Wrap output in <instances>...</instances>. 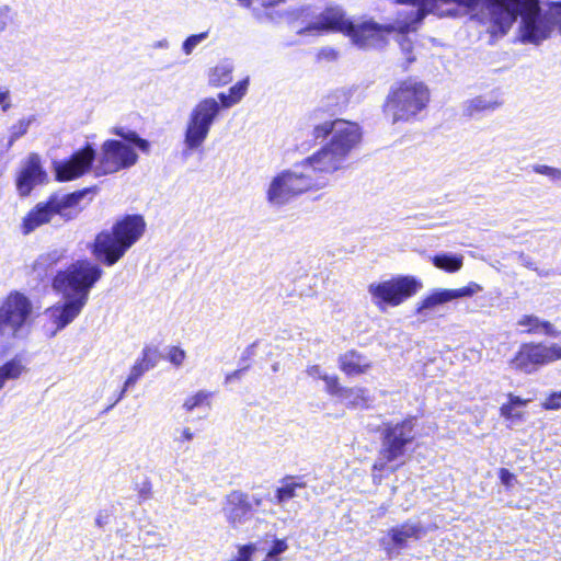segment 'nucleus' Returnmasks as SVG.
<instances>
[{"label":"nucleus","mask_w":561,"mask_h":561,"mask_svg":"<svg viewBox=\"0 0 561 561\" xmlns=\"http://www.w3.org/2000/svg\"><path fill=\"white\" fill-rule=\"evenodd\" d=\"M334 114L331 110L318 107L310 115L314 139H324L332 134L330 142L307 158L320 175L342 169L362 138L357 124L344 119H332Z\"/></svg>","instance_id":"f257e3e1"},{"label":"nucleus","mask_w":561,"mask_h":561,"mask_svg":"<svg viewBox=\"0 0 561 561\" xmlns=\"http://www.w3.org/2000/svg\"><path fill=\"white\" fill-rule=\"evenodd\" d=\"M138 161V154L130 144L122 140L107 139L100 149L99 156L91 144L75 151L69 159L54 163L56 179L59 182L76 180L85 174L92 167L96 176H103L129 169Z\"/></svg>","instance_id":"f03ea898"},{"label":"nucleus","mask_w":561,"mask_h":561,"mask_svg":"<svg viewBox=\"0 0 561 561\" xmlns=\"http://www.w3.org/2000/svg\"><path fill=\"white\" fill-rule=\"evenodd\" d=\"M102 275L101 266L89 259L77 260L57 272L53 287L65 301L50 308L49 312L58 330L66 328L80 314L88 302L90 290Z\"/></svg>","instance_id":"7ed1b4c3"},{"label":"nucleus","mask_w":561,"mask_h":561,"mask_svg":"<svg viewBox=\"0 0 561 561\" xmlns=\"http://www.w3.org/2000/svg\"><path fill=\"white\" fill-rule=\"evenodd\" d=\"M491 15V33L504 35L517 16H520L519 41L539 45L552 31V24L543 14L539 0H488Z\"/></svg>","instance_id":"20e7f679"},{"label":"nucleus","mask_w":561,"mask_h":561,"mask_svg":"<svg viewBox=\"0 0 561 561\" xmlns=\"http://www.w3.org/2000/svg\"><path fill=\"white\" fill-rule=\"evenodd\" d=\"M146 222L140 215H126L111 229L99 232L90 245L93 256L105 266L115 265L142 237Z\"/></svg>","instance_id":"39448f33"},{"label":"nucleus","mask_w":561,"mask_h":561,"mask_svg":"<svg viewBox=\"0 0 561 561\" xmlns=\"http://www.w3.org/2000/svg\"><path fill=\"white\" fill-rule=\"evenodd\" d=\"M322 185V176L306 158L271 180L266 188V201L271 207L280 208L305 192Z\"/></svg>","instance_id":"423d86ee"},{"label":"nucleus","mask_w":561,"mask_h":561,"mask_svg":"<svg viewBox=\"0 0 561 561\" xmlns=\"http://www.w3.org/2000/svg\"><path fill=\"white\" fill-rule=\"evenodd\" d=\"M428 101L427 87L423 82L409 79L391 89L385 104V114L392 123L408 122L425 108Z\"/></svg>","instance_id":"0eeeda50"},{"label":"nucleus","mask_w":561,"mask_h":561,"mask_svg":"<svg viewBox=\"0 0 561 561\" xmlns=\"http://www.w3.org/2000/svg\"><path fill=\"white\" fill-rule=\"evenodd\" d=\"M481 0H397V2H407L410 4L408 11L403 12L404 20L401 22L399 28L400 33L397 36V42L402 51L409 55L412 51V42L407 33L415 31L419 23L428 14L433 13L438 16L451 15L454 12L444 9L445 4L455 3L467 8H474Z\"/></svg>","instance_id":"6e6552de"},{"label":"nucleus","mask_w":561,"mask_h":561,"mask_svg":"<svg viewBox=\"0 0 561 561\" xmlns=\"http://www.w3.org/2000/svg\"><path fill=\"white\" fill-rule=\"evenodd\" d=\"M89 192L82 190L64 195L55 194L46 203L37 204L24 218L23 232L27 234L34 231L41 225L50 221L55 215H59L64 220L76 218L79 213L76 207Z\"/></svg>","instance_id":"1a4fd4ad"},{"label":"nucleus","mask_w":561,"mask_h":561,"mask_svg":"<svg viewBox=\"0 0 561 561\" xmlns=\"http://www.w3.org/2000/svg\"><path fill=\"white\" fill-rule=\"evenodd\" d=\"M414 426L413 419H405L397 423H383L381 446L378 458L373 466L374 471H382L388 463L404 456L407 446L415 437Z\"/></svg>","instance_id":"9d476101"},{"label":"nucleus","mask_w":561,"mask_h":561,"mask_svg":"<svg viewBox=\"0 0 561 561\" xmlns=\"http://www.w3.org/2000/svg\"><path fill=\"white\" fill-rule=\"evenodd\" d=\"M219 114L220 105L214 98H205L192 108L184 130V156L187 157L205 142Z\"/></svg>","instance_id":"9b49d317"},{"label":"nucleus","mask_w":561,"mask_h":561,"mask_svg":"<svg viewBox=\"0 0 561 561\" xmlns=\"http://www.w3.org/2000/svg\"><path fill=\"white\" fill-rule=\"evenodd\" d=\"M32 304L20 293L10 294L0 306V335L4 339L21 336L30 321Z\"/></svg>","instance_id":"f8f14e48"},{"label":"nucleus","mask_w":561,"mask_h":561,"mask_svg":"<svg viewBox=\"0 0 561 561\" xmlns=\"http://www.w3.org/2000/svg\"><path fill=\"white\" fill-rule=\"evenodd\" d=\"M422 287L421 282L412 276H399L389 280L373 283L368 287L373 302L385 310L387 306L396 307L413 296Z\"/></svg>","instance_id":"ddd939ff"},{"label":"nucleus","mask_w":561,"mask_h":561,"mask_svg":"<svg viewBox=\"0 0 561 561\" xmlns=\"http://www.w3.org/2000/svg\"><path fill=\"white\" fill-rule=\"evenodd\" d=\"M561 359V346L558 344L525 343L512 359L514 369L525 374L536 371L540 366Z\"/></svg>","instance_id":"4468645a"},{"label":"nucleus","mask_w":561,"mask_h":561,"mask_svg":"<svg viewBox=\"0 0 561 561\" xmlns=\"http://www.w3.org/2000/svg\"><path fill=\"white\" fill-rule=\"evenodd\" d=\"M221 511L229 526L238 529L251 519L253 506L247 493L236 490L226 495Z\"/></svg>","instance_id":"2eb2a0df"},{"label":"nucleus","mask_w":561,"mask_h":561,"mask_svg":"<svg viewBox=\"0 0 561 561\" xmlns=\"http://www.w3.org/2000/svg\"><path fill=\"white\" fill-rule=\"evenodd\" d=\"M481 290L482 287L477 283H470L469 285L458 289H435L419 302L416 314L427 318L438 306L454 299L471 297Z\"/></svg>","instance_id":"dca6fc26"},{"label":"nucleus","mask_w":561,"mask_h":561,"mask_svg":"<svg viewBox=\"0 0 561 561\" xmlns=\"http://www.w3.org/2000/svg\"><path fill=\"white\" fill-rule=\"evenodd\" d=\"M347 35L359 48H379L385 44L383 30L376 23L367 22L360 25L352 23Z\"/></svg>","instance_id":"f3484780"},{"label":"nucleus","mask_w":561,"mask_h":561,"mask_svg":"<svg viewBox=\"0 0 561 561\" xmlns=\"http://www.w3.org/2000/svg\"><path fill=\"white\" fill-rule=\"evenodd\" d=\"M352 21L345 16L339 5L328 7L312 24L314 30L337 31L347 34L352 30Z\"/></svg>","instance_id":"a211bd4d"},{"label":"nucleus","mask_w":561,"mask_h":561,"mask_svg":"<svg viewBox=\"0 0 561 561\" xmlns=\"http://www.w3.org/2000/svg\"><path fill=\"white\" fill-rule=\"evenodd\" d=\"M46 173L41 167V160L37 154H31L26 165L21 171L18 180L16 187L22 196H26L31 193L36 184L44 181Z\"/></svg>","instance_id":"6ab92c4d"},{"label":"nucleus","mask_w":561,"mask_h":561,"mask_svg":"<svg viewBox=\"0 0 561 561\" xmlns=\"http://www.w3.org/2000/svg\"><path fill=\"white\" fill-rule=\"evenodd\" d=\"M423 535L424 529L422 524L415 520H408L388 530V536L393 547L398 549H404L410 539L419 540Z\"/></svg>","instance_id":"aec40b11"},{"label":"nucleus","mask_w":561,"mask_h":561,"mask_svg":"<svg viewBox=\"0 0 561 561\" xmlns=\"http://www.w3.org/2000/svg\"><path fill=\"white\" fill-rule=\"evenodd\" d=\"M159 362V351L154 346H146L139 357L130 369L126 379V387H133L145 373L154 368Z\"/></svg>","instance_id":"412c9836"},{"label":"nucleus","mask_w":561,"mask_h":561,"mask_svg":"<svg viewBox=\"0 0 561 561\" xmlns=\"http://www.w3.org/2000/svg\"><path fill=\"white\" fill-rule=\"evenodd\" d=\"M503 104L501 93L496 90L478 95L469 100L465 105V113L474 116L481 113L494 112Z\"/></svg>","instance_id":"4be33fe9"},{"label":"nucleus","mask_w":561,"mask_h":561,"mask_svg":"<svg viewBox=\"0 0 561 561\" xmlns=\"http://www.w3.org/2000/svg\"><path fill=\"white\" fill-rule=\"evenodd\" d=\"M306 488V482L295 477H286L282 481V485L275 492L274 503L283 506L289 500L299 496V490Z\"/></svg>","instance_id":"5701e85b"},{"label":"nucleus","mask_w":561,"mask_h":561,"mask_svg":"<svg viewBox=\"0 0 561 561\" xmlns=\"http://www.w3.org/2000/svg\"><path fill=\"white\" fill-rule=\"evenodd\" d=\"M370 363L357 352H348L340 357V368L346 375L355 376L366 373Z\"/></svg>","instance_id":"b1692460"},{"label":"nucleus","mask_w":561,"mask_h":561,"mask_svg":"<svg viewBox=\"0 0 561 561\" xmlns=\"http://www.w3.org/2000/svg\"><path fill=\"white\" fill-rule=\"evenodd\" d=\"M339 399L347 407L355 409H367L373 402L368 391L359 387L344 388Z\"/></svg>","instance_id":"393cba45"},{"label":"nucleus","mask_w":561,"mask_h":561,"mask_svg":"<svg viewBox=\"0 0 561 561\" xmlns=\"http://www.w3.org/2000/svg\"><path fill=\"white\" fill-rule=\"evenodd\" d=\"M233 65L229 60H222L216 65L209 72V84L213 87H222L232 80Z\"/></svg>","instance_id":"a878e982"},{"label":"nucleus","mask_w":561,"mask_h":561,"mask_svg":"<svg viewBox=\"0 0 561 561\" xmlns=\"http://www.w3.org/2000/svg\"><path fill=\"white\" fill-rule=\"evenodd\" d=\"M66 257L65 249H54L37 257L34 263V271L41 275L46 274L47 271Z\"/></svg>","instance_id":"bb28decb"},{"label":"nucleus","mask_w":561,"mask_h":561,"mask_svg":"<svg viewBox=\"0 0 561 561\" xmlns=\"http://www.w3.org/2000/svg\"><path fill=\"white\" fill-rule=\"evenodd\" d=\"M36 121V116L35 115H30L27 117H23L21 119H19L15 124H13L10 128H9V131H10V135H9V139L4 146V151H9L12 146L14 145V142L20 139L21 137H23L27 131H28V128L30 126Z\"/></svg>","instance_id":"cd10ccee"},{"label":"nucleus","mask_w":561,"mask_h":561,"mask_svg":"<svg viewBox=\"0 0 561 561\" xmlns=\"http://www.w3.org/2000/svg\"><path fill=\"white\" fill-rule=\"evenodd\" d=\"M433 264L448 273L459 271L463 264V256L453 253H442L433 257Z\"/></svg>","instance_id":"c85d7f7f"},{"label":"nucleus","mask_w":561,"mask_h":561,"mask_svg":"<svg viewBox=\"0 0 561 561\" xmlns=\"http://www.w3.org/2000/svg\"><path fill=\"white\" fill-rule=\"evenodd\" d=\"M24 370L25 367L22 360L16 357L0 366V390L4 387L7 381L18 379Z\"/></svg>","instance_id":"c756f323"},{"label":"nucleus","mask_w":561,"mask_h":561,"mask_svg":"<svg viewBox=\"0 0 561 561\" xmlns=\"http://www.w3.org/2000/svg\"><path fill=\"white\" fill-rule=\"evenodd\" d=\"M112 133L124 140H126L128 144L134 145L142 152H148L150 149V144L148 140L141 138L136 131L134 130H125L123 127H115L113 128Z\"/></svg>","instance_id":"7c9ffc66"},{"label":"nucleus","mask_w":561,"mask_h":561,"mask_svg":"<svg viewBox=\"0 0 561 561\" xmlns=\"http://www.w3.org/2000/svg\"><path fill=\"white\" fill-rule=\"evenodd\" d=\"M210 397L211 392L199 390L195 394L187 397L182 407L186 412H192L194 409L199 408L205 403L209 405Z\"/></svg>","instance_id":"2f4dec72"},{"label":"nucleus","mask_w":561,"mask_h":561,"mask_svg":"<svg viewBox=\"0 0 561 561\" xmlns=\"http://www.w3.org/2000/svg\"><path fill=\"white\" fill-rule=\"evenodd\" d=\"M208 37V32H202L199 34H194L188 36L182 44V50L185 55H191L193 50L206 38Z\"/></svg>","instance_id":"473e14b6"},{"label":"nucleus","mask_w":561,"mask_h":561,"mask_svg":"<svg viewBox=\"0 0 561 561\" xmlns=\"http://www.w3.org/2000/svg\"><path fill=\"white\" fill-rule=\"evenodd\" d=\"M249 87V78H245L239 82H237L234 85H232L229 89V92L233 100H236V103L238 104L242 98L247 94Z\"/></svg>","instance_id":"72a5a7b5"},{"label":"nucleus","mask_w":561,"mask_h":561,"mask_svg":"<svg viewBox=\"0 0 561 561\" xmlns=\"http://www.w3.org/2000/svg\"><path fill=\"white\" fill-rule=\"evenodd\" d=\"M323 381L325 382L327 391L336 398L340 397L344 387H341L339 383V378L336 376L328 375L324 377Z\"/></svg>","instance_id":"f704fd0d"},{"label":"nucleus","mask_w":561,"mask_h":561,"mask_svg":"<svg viewBox=\"0 0 561 561\" xmlns=\"http://www.w3.org/2000/svg\"><path fill=\"white\" fill-rule=\"evenodd\" d=\"M540 319L536 316H524L519 321L518 325L527 327V333H537L539 331Z\"/></svg>","instance_id":"c9c22d12"},{"label":"nucleus","mask_w":561,"mask_h":561,"mask_svg":"<svg viewBox=\"0 0 561 561\" xmlns=\"http://www.w3.org/2000/svg\"><path fill=\"white\" fill-rule=\"evenodd\" d=\"M534 171L538 174L547 175L552 180H561V170L548 165H534Z\"/></svg>","instance_id":"e433bc0d"},{"label":"nucleus","mask_w":561,"mask_h":561,"mask_svg":"<svg viewBox=\"0 0 561 561\" xmlns=\"http://www.w3.org/2000/svg\"><path fill=\"white\" fill-rule=\"evenodd\" d=\"M185 356V351L178 346H172L168 353V359L176 367L183 364Z\"/></svg>","instance_id":"4c0bfd02"},{"label":"nucleus","mask_w":561,"mask_h":561,"mask_svg":"<svg viewBox=\"0 0 561 561\" xmlns=\"http://www.w3.org/2000/svg\"><path fill=\"white\" fill-rule=\"evenodd\" d=\"M546 410H559L561 408V391L551 393L542 403Z\"/></svg>","instance_id":"58836bf2"},{"label":"nucleus","mask_w":561,"mask_h":561,"mask_svg":"<svg viewBox=\"0 0 561 561\" xmlns=\"http://www.w3.org/2000/svg\"><path fill=\"white\" fill-rule=\"evenodd\" d=\"M12 20V10L9 5H0V33L5 30Z\"/></svg>","instance_id":"ea45409f"},{"label":"nucleus","mask_w":561,"mask_h":561,"mask_svg":"<svg viewBox=\"0 0 561 561\" xmlns=\"http://www.w3.org/2000/svg\"><path fill=\"white\" fill-rule=\"evenodd\" d=\"M193 438V431L190 427H183L181 430H176L174 442L182 444L185 442H191Z\"/></svg>","instance_id":"a19ab883"},{"label":"nucleus","mask_w":561,"mask_h":561,"mask_svg":"<svg viewBox=\"0 0 561 561\" xmlns=\"http://www.w3.org/2000/svg\"><path fill=\"white\" fill-rule=\"evenodd\" d=\"M255 549V546L252 543L241 546L239 548V557L236 561H251V557L254 553Z\"/></svg>","instance_id":"79ce46f5"},{"label":"nucleus","mask_w":561,"mask_h":561,"mask_svg":"<svg viewBox=\"0 0 561 561\" xmlns=\"http://www.w3.org/2000/svg\"><path fill=\"white\" fill-rule=\"evenodd\" d=\"M288 549V545L285 539H275L270 553L274 557H278Z\"/></svg>","instance_id":"37998d69"},{"label":"nucleus","mask_w":561,"mask_h":561,"mask_svg":"<svg viewBox=\"0 0 561 561\" xmlns=\"http://www.w3.org/2000/svg\"><path fill=\"white\" fill-rule=\"evenodd\" d=\"M218 100H219L218 103L220 105V110L221 108H230L237 104L236 100L232 99L230 92L229 93L220 92L218 94Z\"/></svg>","instance_id":"c03bdc74"},{"label":"nucleus","mask_w":561,"mask_h":561,"mask_svg":"<svg viewBox=\"0 0 561 561\" xmlns=\"http://www.w3.org/2000/svg\"><path fill=\"white\" fill-rule=\"evenodd\" d=\"M539 330L542 331L545 335L552 337H557L560 334L550 322L543 321L541 319L539 321Z\"/></svg>","instance_id":"a18cd8bd"},{"label":"nucleus","mask_w":561,"mask_h":561,"mask_svg":"<svg viewBox=\"0 0 561 561\" xmlns=\"http://www.w3.org/2000/svg\"><path fill=\"white\" fill-rule=\"evenodd\" d=\"M0 106L2 112H8L11 107L10 91L8 89H0Z\"/></svg>","instance_id":"49530a36"},{"label":"nucleus","mask_w":561,"mask_h":561,"mask_svg":"<svg viewBox=\"0 0 561 561\" xmlns=\"http://www.w3.org/2000/svg\"><path fill=\"white\" fill-rule=\"evenodd\" d=\"M501 415L507 420H512L514 417H520L519 413L514 412V407L511 403L503 404L500 409Z\"/></svg>","instance_id":"de8ad7c7"},{"label":"nucleus","mask_w":561,"mask_h":561,"mask_svg":"<svg viewBox=\"0 0 561 561\" xmlns=\"http://www.w3.org/2000/svg\"><path fill=\"white\" fill-rule=\"evenodd\" d=\"M306 373L308 376L312 377V378H318V379H324V377L327 376V374L321 369L320 366L318 365H312V366H309L307 369H306Z\"/></svg>","instance_id":"09e8293b"},{"label":"nucleus","mask_w":561,"mask_h":561,"mask_svg":"<svg viewBox=\"0 0 561 561\" xmlns=\"http://www.w3.org/2000/svg\"><path fill=\"white\" fill-rule=\"evenodd\" d=\"M500 479L504 485L510 486L513 480H515V476L510 470L502 468L500 470Z\"/></svg>","instance_id":"8fccbe9b"},{"label":"nucleus","mask_w":561,"mask_h":561,"mask_svg":"<svg viewBox=\"0 0 561 561\" xmlns=\"http://www.w3.org/2000/svg\"><path fill=\"white\" fill-rule=\"evenodd\" d=\"M107 524H108V514L104 511L99 512L95 517V525L100 528H103Z\"/></svg>","instance_id":"3c124183"},{"label":"nucleus","mask_w":561,"mask_h":561,"mask_svg":"<svg viewBox=\"0 0 561 561\" xmlns=\"http://www.w3.org/2000/svg\"><path fill=\"white\" fill-rule=\"evenodd\" d=\"M239 3L244 7V8H250L251 4H252V0H238ZM284 0H263V3L266 4V5H275V4H278L280 2H283Z\"/></svg>","instance_id":"603ef678"},{"label":"nucleus","mask_w":561,"mask_h":561,"mask_svg":"<svg viewBox=\"0 0 561 561\" xmlns=\"http://www.w3.org/2000/svg\"><path fill=\"white\" fill-rule=\"evenodd\" d=\"M530 400L522 399L517 396L510 394L508 396V403H511L514 408L515 407H524L526 405Z\"/></svg>","instance_id":"864d4df0"},{"label":"nucleus","mask_w":561,"mask_h":561,"mask_svg":"<svg viewBox=\"0 0 561 561\" xmlns=\"http://www.w3.org/2000/svg\"><path fill=\"white\" fill-rule=\"evenodd\" d=\"M248 369V367L237 369L226 376V383L231 382L234 379H239L242 377L243 373Z\"/></svg>","instance_id":"5fc2aeb1"},{"label":"nucleus","mask_w":561,"mask_h":561,"mask_svg":"<svg viewBox=\"0 0 561 561\" xmlns=\"http://www.w3.org/2000/svg\"><path fill=\"white\" fill-rule=\"evenodd\" d=\"M550 11L556 15H561V1L552 2L550 4Z\"/></svg>","instance_id":"6e6d98bb"},{"label":"nucleus","mask_w":561,"mask_h":561,"mask_svg":"<svg viewBox=\"0 0 561 561\" xmlns=\"http://www.w3.org/2000/svg\"><path fill=\"white\" fill-rule=\"evenodd\" d=\"M537 274H538L539 276H541V277H549V276H551V275H554L556 273H554V271H552V270H539V268H538Z\"/></svg>","instance_id":"4d7b16f0"},{"label":"nucleus","mask_w":561,"mask_h":561,"mask_svg":"<svg viewBox=\"0 0 561 561\" xmlns=\"http://www.w3.org/2000/svg\"><path fill=\"white\" fill-rule=\"evenodd\" d=\"M524 265L527 266L528 268L536 271V272L538 271V268L535 266V264L528 259H524Z\"/></svg>","instance_id":"13d9d810"},{"label":"nucleus","mask_w":561,"mask_h":561,"mask_svg":"<svg viewBox=\"0 0 561 561\" xmlns=\"http://www.w3.org/2000/svg\"><path fill=\"white\" fill-rule=\"evenodd\" d=\"M129 388H130V387H126V381H125V382H124V387H123L122 391L119 392V396H118V398H117L116 402H117V401H119V400H122V399L124 398V396H125L126 391H127Z\"/></svg>","instance_id":"bf43d9fd"},{"label":"nucleus","mask_w":561,"mask_h":561,"mask_svg":"<svg viewBox=\"0 0 561 561\" xmlns=\"http://www.w3.org/2000/svg\"><path fill=\"white\" fill-rule=\"evenodd\" d=\"M263 561H280V559L278 557H274L270 552H267V554Z\"/></svg>","instance_id":"052dcab7"},{"label":"nucleus","mask_w":561,"mask_h":561,"mask_svg":"<svg viewBox=\"0 0 561 561\" xmlns=\"http://www.w3.org/2000/svg\"><path fill=\"white\" fill-rule=\"evenodd\" d=\"M253 501H254L255 505L261 504V499H259V497H253Z\"/></svg>","instance_id":"680f3d73"},{"label":"nucleus","mask_w":561,"mask_h":561,"mask_svg":"<svg viewBox=\"0 0 561 561\" xmlns=\"http://www.w3.org/2000/svg\"><path fill=\"white\" fill-rule=\"evenodd\" d=\"M272 369H273V371H277V370H278V364H277V363H275V364L272 366Z\"/></svg>","instance_id":"e2e57ef3"},{"label":"nucleus","mask_w":561,"mask_h":561,"mask_svg":"<svg viewBox=\"0 0 561 561\" xmlns=\"http://www.w3.org/2000/svg\"><path fill=\"white\" fill-rule=\"evenodd\" d=\"M164 46H167L165 43H162V42L159 43V47H164Z\"/></svg>","instance_id":"0e129e2a"},{"label":"nucleus","mask_w":561,"mask_h":561,"mask_svg":"<svg viewBox=\"0 0 561 561\" xmlns=\"http://www.w3.org/2000/svg\"><path fill=\"white\" fill-rule=\"evenodd\" d=\"M558 274H560V275H561V270L558 272Z\"/></svg>","instance_id":"69168bd1"}]
</instances>
